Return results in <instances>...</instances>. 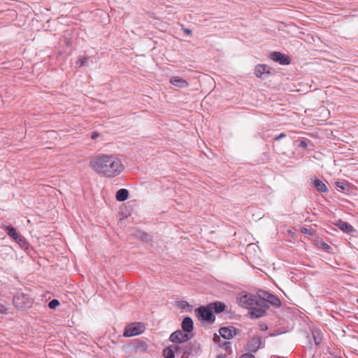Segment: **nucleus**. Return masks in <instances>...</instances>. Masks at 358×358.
<instances>
[{
	"label": "nucleus",
	"instance_id": "5",
	"mask_svg": "<svg viewBox=\"0 0 358 358\" xmlns=\"http://www.w3.org/2000/svg\"><path fill=\"white\" fill-rule=\"evenodd\" d=\"M259 298L252 294L248 293L243 295H241L238 298V301L239 304L244 308L250 309L255 305H257V303L259 301Z\"/></svg>",
	"mask_w": 358,
	"mask_h": 358
},
{
	"label": "nucleus",
	"instance_id": "34",
	"mask_svg": "<svg viewBox=\"0 0 358 358\" xmlns=\"http://www.w3.org/2000/svg\"><path fill=\"white\" fill-rule=\"evenodd\" d=\"M148 237H149V236L145 234H142V235L141 236V238L146 240V241H148Z\"/></svg>",
	"mask_w": 358,
	"mask_h": 358
},
{
	"label": "nucleus",
	"instance_id": "10",
	"mask_svg": "<svg viewBox=\"0 0 358 358\" xmlns=\"http://www.w3.org/2000/svg\"><path fill=\"white\" fill-rule=\"evenodd\" d=\"M270 58L273 61H274L275 62H278L279 64H282V65H287V64H290L289 57L287 55L282 54L280 52H271L270 54Z\"/></svg>",
	"mask_w": 358,
	"mask_h": 358
},
{
	"label": "nucleus",
	"instance_id": "27",
	"mask_svg": "<svg viewBox=\"0 0 358 358\" xmlns=\"http://www.w3.org/2000/svg\"><path fill=\"white\" fill-rule=\"evenodd\" d=\"M88 60L87 57H83L80 58L79 60L77 62V64H79L80 66H85Z\"/></svg>",
	"mask_w": 358,
	"mask_h": 358
},
{
	"label": "nucleus",
	"instance_id": "6",
	"mask_svg": "<svg viewBox=\"0 0 358 358\" xmlns=\"http://www.w3.org/2000/svg\"><path fill=\"white\" fill-rule=\"evenodd\" d=\"M198 316L203 321L207 322H213L215 321V317L213 314V312L210 306H200L195 310Z\"/></svg>",
	"mask_w": 358,
	"mask_h": 358
},
{
	"label": "nucleus",
	"instance_id": "2",
	"mask_svg": "<svg viewBox=\"0 0 358 358\" xmlns=\"http://www.w3.org/2000/svg\"><path fill=\"white\" fill-rule=\"evenodd\" d=\"M13 303L17 309L29 308L32 305V299L24 293H17L13 299Z\"/></svg>",
	"mask_w": 358,
	"mask_h": 358
},
{
	"label": "nucleus",
	"instance_id": "12",
	"mask_svg": "<svg viewBox=\"0 0 358 358\" xmlns=\"http://www.w3.org/2000/svg\"><path fill=\"white\" fill-rule=\"evenodd\" d=\"M262 343V339L261 337H254L250 342H248V349L250 352L255 353L261 347Z\"/></svg>",
	"mask_w": 358,
	"mask_h": 358
},
{
	"label": "nucleus",
	"instance_id": "15",
	"mask_svg": "<svg viewBox=\"0 0 358 358\" xmlns=\"http://www.w3.org/2000/svg\"><path fill=\"white\" fill-rule=\"evenodd\" d=\"M193 320L191 317H185L182 322V331L186 332L187 334L191 333L193 330Z\"/></svg>",
	"mask_w": 358,
	"mask_h": 358
},
{
	"label": "nucleus",
	"instance_id": "33",
	"mask_svg": "<svg viewBox=\"0 0 358 358\" xmlns=\"http://www.w3.org/2000/svg\"><path fill=\"white\" fill-rule=\"evenodd\" d=\"M268 327H267V325L265 324H262L260 325V329L262 330V331H266L267 330Z\"/></svg>",
	"mask_w": 358,
	"mask_h": 358
},
{
	"label": "nucleus",
	"instance_id": "38",
	"mask_svg": "<svg viewBox=\"0 0 358 358\" xmlns=\"http://www.w3.org/2000/svg\"><path fill=\"white\" fill-rule=\"evenodd\" d=\"M307 231H308L307 229H305V228L302 229V232L305 233V234L307 233Z\"/></svg>",
	"mask_w": 358,
	"mask_h": 358
},
{
	"label": "nucleus",
	"instance_id": "29",
	"mask_svg": "<svg viewBox=\"0 0 358 358\" xmlns=\"http://www.w3.org/2000/svg\"><path fill=\"white\" fill-rule=\"evenodd\" d=\"M336 187L340 188L341 189H343V190L345 189V185L342 182H340V181L336 182Z\"/></svg>",
	"mask_w": 358,
	"mask_h": 358
},
{
	"label": "nucleus",
	"instance_id": "24",
	"mask_svg": "<svg viewBox=\"0 0 358 358\" xmlns=\"http://www.w3.org/2000/svg\"><path fill=\"white\" fill-rule=\"evenodd\" d=\"M271 294L265 292V291H259L258 295L257 296L259 300H264L266 302V300L268 299V296Z\"/></svg>",
	"mask_w": 358,
	"mask_h": 358
},
{
	"label": "nucleus",
	"instance_id": "30",
	"mask_svg": "<svg viewBox=\"0 0 358 358\" xmlns=\"http://www.w3.org/2000/svg\"><path fill=\"white\" fill-rule=\"evenodd\" d=\"M240 358H255V357L252 354L245 353V354L242 355L240 357Z\"/></svg>",
	"mask_w": 358,
	"mask_h": 358
},
{
	"label": "nucleus",
	"instance_id": "36",
	"mask_svg": "<svg viewBox=\"0 0 358 358\" xmlns=\"http://www.w3.org/2000/svg\"><path fill=\"white\" fill-rule=\"evenodd\" d=\"M217 358H227V356L224 354H220L217 356Z\"/></svg>",
	"mask_w": 358,
	"mask_h": 358
},
{
	"label": "nucleus",
	"instance_id": "39",
	"mask_svg": "<svg viewBox=\"0 0 358 358\" xmlns=\"http://www.w3.org/2000/svg\"><path fill=\"white\" fill-rule=\"evenodd\" d=\"M329 246L327 244H326V243H325V244H324V248H329Z\"/></svg>",
	"mask_w": 358,
	"mask_h": 358
},
{
	"label": "nucleus",
	"instance_id": "17",
	"mask_svg": "<svg viewBox=\"0 0 358 358\" xmlns=\"http://www.w3.org/2000/svg\"><path fill=\"white\" fill-rule=\"evenodd\" d=\"M312 185L320 192H327L328 191V188L325 183L318 178H316L313 181Z\"/></svg>",
	"mask_w": 358,
	"mask_h": 358
},
{
	"label": "nucleus",
	"instance_id": "41",
	"mask_svg": "<svg viewBox=\"0 0 358 358\" xmlns=\"http://www.w3.org/2000/svg\"><path fill=\"white\" fill-rule=\"evenodd\" d=\"M357 302H358V299H357Z\"/></svg>",
	"mask_w": 358,
	"mask_h": 358
},
{
	"label": "nucleus",
	"instance_id": "11",
	"mask_svg": "<svg viewBox=\"0 0 358 358\" xmlns=\"http://www.w3.org/2000/svg\"><path fill=\"white\" fill-rule=\"evenodd\" d=\"M238 330L234 327H224L219 330L220 334L225 339H230L236 335Z\"/></svg>",
	"mask_w": 358,
	"mask_h": 358
},
{
	"label": "nucleus",
	"instance_id": "3",
	"mask_svg": "<svg viewBox=\"0 0 358 358\" xmlns=\"http://www.w3.org/2000/svg\"><path fill=\"white\" fill-rule=\"evenodd\" d=\"M269 308L268 304H266V301L264 300H259L257 305L251 307L250 310V317L259 318L264 316L266 313V310Z\"/></svg>",
	"mask_w": 358,
	"mask_h": 358
},
{
	"label": "nucleus",
	"instance_id": "7",
	"mask_svg": "<svg viewBox=\"0 0 358 358\" xmlns=\"http://www.w3.org/2000/svg\"><path fill=\"white\" fill-rule=\"evenodd\" d=\"M199 349L200 345L198 343H189L182 346L180 358H189L191 355H196Z\"/></svg>",
	"mask_w": 358,
	"mask_h": 358
},
{
	"label": "nucleus",
	"instance_id": "13",
	"mask_svg": "<svg viewBox=\"0 0 358 358\" xmlns=\"http://www.w3.org/2000/svg\"><path fill=\"white\" fill-rule=\"evenodd\" d=\"M268 67L266 65L259 64L255 67V74L257 77L265 79L266 76L269 74Z\"/></svg>",
	"mask_w": 358,
	"mask_h": 358
},
{
	"label": "nucleus",
	"instance_id": "20",
	"mask_svg": "<svg viewBox=\"0 0 358 358\" xmlns=\"http://www.w3.org/2000/svg\"><path fill=\"white\" fill-rule=\"evenodd\" d=\"M268 303L275 306H280L281 304L279 299L271 294L268 296V299L266 300V303L268 304Z\"/></svg>",
	"mask_w": 358,
	"mask_h": 358
},
{
	"label": "nucleus",
	"instance_id": "28",
	"mask_svg": "<svg viewBox=\"0 0 358 358\" xmlns=\"http://www.w3.org/2000/svg\"><path fill=\"white\" fill-rule=\"evenodd\" d=\"M7 308L2 303H0V314H6Z\"/></svg>",
	"mask_w": 358,
	"mask_h": 358
},
{
	"label": "nucleus",
	"instance_id": "16",
	"mask_svg": "<svg viewBox=\"0 0 358 358\" xmlns=\"http://www.w3.org/2000/svg\"><path fill=\"white\" fill-rule=\"evenodd\" d=\"M170 83L173 85L178 87L180 88H185L189 86V83L185 80L178 76L172 77L170 80Z\"/></svg>",
	"mask_w": 358,
	"mask_h": 358
},
{
	"label": "nucleus",
	"instance_id": "40",
	"mask_svg": "<svg viewBox=\"0 0 358 358\" xmlns=\"http://www.w3.org/2000/svg\"><path fill=\"white\" fill-rule=\"evenodd\" d=\"M276 358H283V357H276Z\"/></svg>",
	"mask_w": 358,
	"mask_h": 358
},
{
	"label": "nucleus",
	"instance_id": "25",
	"mask_svg": "<svg viewBox=\"0 0 358 358\" xmlns=\"http://www.w3.org/2000/svg\"><path fill=\"white\" fill-rule=\"evenodd\" d=\"M171 347L173 350L174 355L176 353L178 356H180V357L181 356L182 346H179V345H171Z\"/></svg>",
	"mask_w": 358,
	"mask_h": 358
},
{
	"label": "nucleus",
	"instance_id": "19",
	"mask_svg": "<svg viewBox=\"0 0 358 358\" xmlns=\"http://www.w3.org/2000/svg\"><path fill=\"white\" fill-rule=\"evenodd\" d=\"M129 196V192L126 189H119L115 195L116 199L118 201H124L127 200Z\"/></svg>",
	"mask_w": 358,
	"mask_h": 358
},
{
	"label": "nucleus",
	"instance_id": "23",
	"mask_svg": "<svg viewBox=\"0 0 358 358\" xmlns=\"http://www.w3.org/2000/svg\"><path fill=\"white\" fill-rule=\"evenodd\" d=\"M312 334H313V337L315 345H320L322 342V337L320 335V332L317 330H315V331H313Z\"/></svg>",
	"mask_w": 358,
	"mask_h": 358
},
{
	"label": "nucleus",
	"instance_id": "32",
	"mask_svg": "<svg viewBox=\"0 0 358 358\" xmlns=\"http://www.w3.org/2000/svg\"><path fill=\"white\" fill-rule=\"evenodd\" d=\"M300 147L303 148H306L307 146H308V144L306 141H301L300 142V145H299Z\"/></svg>",
	"mask_w": 358,
	"mask_h": 358
},
{
	"label": "nucleus",
	"instance_id": "8",
	"mask_svg": "<svg viewBox=\"0 0 358 358\" xmlns=\"http://www.w3.org/2000/svg\"><path fill=\"white\" fill-rule=\"evenodd\" d=\"M192 337L193 335L191 334L178 330L171 334L169 340L173 343H184L190 340Z\"/></svg>",
	"mask_w": 358,
	"mask_h": 358
},
{
	"label": "nucleus",
	"instance_id": "4",
	"mask_svg": "<svg viewBox=\"0 0 358 358\" xmlns=\"http://www.w3.org/2000/svg\"><path fill=\"white\" fill-rule=\"evenodd\" d=\"M145 329L143 324L141 322H134L127 325L123 334L125 337H131L143 333Z\"/></svg>",
	"mask_w": 358,
	"mask_h": 358
},
{
	"label": "nucleus",
	"instance_id": "21",
	"mask_svg": "<svg viewBox=\"0 0 358 358\" xmlns=\"http://www.w3.org/2000/svg\"><path fill=\"white\" fill-rule=\"evenodd\" d=\"M134 345H135V349L136 350L145 351L148 348V345L146 344V343L144 341H138L136 343H134Z\"/></svg>",
	"mask_w": 358,
	"mask_h": 358
},
{
	"label": "nucleus",
	"instance_id": "1",
	"mask_svg": "<svg viewBox=\"0 0 358 358\" xmlns=\"http://www.w3.org/2000/svg\"><path fill=\"white\" fill-rule=\"evenodd\" d=\"M90 166L99 175L113 178L120 175L124 167L120 159L115 155H99L90 162Z\"/></svg>",
	"mask_w": 358,
	"mask_h": 358
},
{
	"label": "nucleus",
	"instance_id": "22",
	"mask_svg": "<svg viewBox=\"0 0 358 358\" xmlns=\"http://www.w3.org/2000/svg\"><path fill=\"white\" fill-rule=\"evenodd\" d=\"M163 356L165 358H175V355L173 354V350L171 347H167L163 350Z\"/></svg>",
	"mask_w": 358,
	"mask_h": 358
},
{
	"label": "nucleus",
	"instance_id": "26",
	"mask_svg": "<svg viewBox=\"0 0 358 358\" xmlns=\"http://www.w3.org/2000/svg\"><path fill=\"white\" fill-rule=\"evenodd\" d=\"M59 305V302L57 299H52L48 303V307L50 309H55Z\"/></svg>",
	"mask_w": 358,
	"mask_h": 358
},
{
	"label": "nucleus",
	"instance_id": "31",
	"mask_svg": "<svg viewBox=\"0 0 358 358\" xmlns=\"http://www.w3.org/2000/svg\"><path fill=\"white\" fill-rule=\"evenodd\" d=\"M286 136V134L284 133H281L280 135L275 137V141H280V139L285 138Z\"/></svg>",
	"mask_w": 358,
	"mask_h": 358
},
{
	"label": "nucleus",
	"instance_id": "35",
	"mask_svg": "<svg viewBox=\"0 0 358 358\" xmlns=\"http://www.w3.org/2000/svg\"><path fill=\"white\" fill-rule=\"evenodd\" d=\"M99 134L96 132L93 133L92 135V139H95L98 137Z\"/></svg>",
	"mask_w": 358,
	"mask_h": 358
},
{
	"label": "nucleus",
	"instance_id": "9",
	"mask_svg": "<svg viewBox=\"0 0 358 358\" xmlns=\"http://www.w3.org/2000/svg\"><path fill=\"white\" fill-rule=\"evenodd\" d=\"M4 230L6 231L7 234L13 238L19 245L22 246L25 244V241L23 237H22L16 231V229L12 226H6Z\"/></svg>",
	"mask_w": 358,
	"mask_h": 358
},
{
	"label": "nucleus",
	"instance_id": "14",
	"mask_svg": "<svg viewBox=\"0 0 358 358\" xmlns=\"http://www.w3.org/2000/svg\"><path fill=\"white\" fill-rule=\"evenodd\" d=\"M335 225L338 227L341 230L347 234H352L355 231L352 225L349 224L346 222H344L341 220H338L335 223Z\"/></svg>",
	"mask_w": 358,
	"mask_h": 358
},
{
	"label": "nucleus",
	"instance_id": "37",
	"mask_svg": "<svg viewBox=\"0 0 358 358\" xmlns=\"http://www.w3.org/2000/svg\"><path fill=\"white\" fill-rule=\"evenodd\" d=\"M185 32L186 34H190L192 33L191 30L187 29H185Z\"/></svg>",
	"mask_w": 358,
	"mask_h": 358
},
{
	"label": "nucleus",
	"instance_id": "18",
	"mask_svg": "<svg viewBox=\"0 0 358 358\" xmlns=\"http://www.w3.org/2000/svg\"><path fill=\"white\" fill-rule=\"evenodd\" d=\"M211 310L216 313H220L225 309V305L222 302L216 301L209 304Z\"/></svg>",
	"mask_w": 358,
	"mask_h": 358
}]
</instances>
